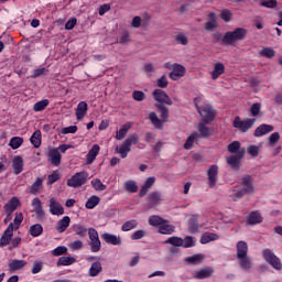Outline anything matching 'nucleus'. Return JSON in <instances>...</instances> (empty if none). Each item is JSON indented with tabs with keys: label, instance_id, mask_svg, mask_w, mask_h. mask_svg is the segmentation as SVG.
<instances>
[{
	"label": "nucleus",
	"instance_id": "f257e3e1",
	"mask_svg": "<svg viewBox=\"0 0 282 282\" xmlns=\"http://www.w3.org/2000/svg\"><path fill=\"white\" fill-rule=\"evenodd\" d=\"M248 36V30L243 28H237L234 31L226 32L221 39L223 45H237L239 41H245Z\"/></svg>",
	"mask_w": 282,
	"mask_h": 282
},
{
	"label": "nucleus",
	"instance_id": "f03ea898",
	"mask_svg": "<svg viewBox=\"0 0 282 282\" xmlns=\"http://www.w3.org/2000/svg\"><path fill=\"white\" fill-rule=\"evenodd\" d=\"M138 142H140V137L137 133H132L124 140L120 148L116 149V151L124 159L131 152V145L138 144Z\"/></svg>",
	"mask_w": 282,
	"mask_h": 282
},
{
	"label": "nucleus",
	"instance_id": "7ed1b4c3",
	"mask_svg": "<svg viewBox=\"0 0 282 282\" xmlns=\"http://www.w3.org/2000/svg\"><path fill=\"white\" fill-rule=\"evenodd\" d=\"M254 122H257V119H242L241 117L237 116L234 119L232 126L241 133H246L247 131H250L252 127H254Z\"/></svg>",
	"mask_w": 282,
	"mask_h": 282
},
{
	"label": "nucleus",
	"instance_id": "20e7f679",
	"mask_svg": "<svg viewBox=\"0 0 282 282\" xmlns=\"http://www.w3.org/2000/svg\"><path fill=\"white\" fill-rule=\"evenodd\" d=\"M87 180H89V173L86 171L77 172L67 181V186L70 188H80V186L87 184Z\"/></svg>",
	"mask_w": 282,
	"mask_h": 282
},
{
	"label": "nucleus",
	"instance_id": "39448f33",
	"mask_svg": "<svg viewBox=\"0 0 282 282\" xmlns=\"http://www.w3.org/2000/svg\"><path fill=\"white\" fill-rule=\"evenodd\" d=\"M198 113L205 124H210V122H213V120H215L217 117V111H215L213 106L209 104H204L200 108H198Z\"/></svg>",
	"mask_w": 282,
	"mask_h": 282
},
{
	"label": "nucleus",
	"instance_id": "423d86ee",
	"mask_svg": "<svg viewBox=\"0 0 282 282\" xmlns=\"http://www.w3.org/2000/svg\"><path fill=\"white\" fill-rule=\"evenodd\" d=\"M88 236L90 239L89 247L91 252H100V248H102V243L100 242L98 230H96L95 228H89Z\"/></svg>",
	"mask_w": 282,
	"mask_h": 282
},
{
	"label": "nucleus",
	"instance_id": "0eeeda50",
	"mask_svg": "<svg viewBox=\"0 0 282 282\" xmlns=\"http://www.w3.org/2000/svg\"><path fill=\"white\" fill-rule=\"evenodd\" d=\"M263 257H264V260L267 261V263H270V265H272V268H274V270H282L281 259H279V257H276L272 252V250L265 249L263 251Z\"/></svg>",
	"mask_w": 282,
	"mask_h": 282
},
{
	"label": "nucleus",
	"instance_id": "6e6552de",
	"mask_svg": "<svg viewBox=\"0 0 282 282\" xmlns=\"http://www.w3.org/2000/svg\"><path fill=\"white\" fill-rule=\"evenodd\" d=\"M12 237H14V224H9L2 237L0 238V248H6V246H10Z\"/></svg>",
	"mask_w": 282,
	"mask_h": 282
},
{
	"label": "nucleus",
	"instance_id": "1a4fd4ad",
	"mask_svg": "<svg viewBox=\"0 0 282 282\" xmlns=\"http://www.w3.org/2000/svg\"><path fill=\"white\" fill-rule=\"evenodd\" d=\"M152 96L156 102H161V105H173V100H171V97L166 94V91L162 89H155L152 93Z\"/></svg>",
	"mask_w": 282,
	"mask_h": 282
},
{
	"label": "nucleus",
	"instance_id": "9d476101",
	"mask_svg": "<svg viewBox=\"0 0 282 282\" xmlns=\"http://www.w3.org/2000/svg\"><path fill=\"white\" fill-rule=\"evenodd\" d=\"M186 76V67L182 64H173L172 72L170 73L171 80H180Z\"/></svg>",
	"mask_w": 282,
	"mask_h": 282
},
{
	"label": "nucleus",
	"instance_id": "9b49d317",
	"mask_svg": "<svg viewBox=\"0 0 282 282\" xmlns=\"http://www.w3.org/2000/svg\"><path fill=\"white\" fill-rule=\"evenodd\" d=\"M240 184L247 195L254 193V180L252 178L251 175H245L240 180Z\"/></svg>",
	"mask_w": 282,
	"mask_h": 282
},
{
	"label": "nucleus",
	"instance_id": "f8f14e48",
	"mask_svg": "<svg viewBox=\"0 0 282 282\" xmlns=\"http://www.w3.org/2000/svg\"><path fill=\"white\" fill-rule=\"evenodd\" d=\"M243 155H246V150H241L239 154L230 155L227 158V163L231 169L239 171V166L241 164V160H243Z\"/></svg>",
	"mask_w": 282,
	"mask_h": 282
},
{
	"label": "nucleus",
	"instance_id": "ddd939ff",
	"mask_svg": "<svg viewBox=\"0 0 282 282\" xmlns=\"http://www.w3.org/2000/svg\"><path fill=\"white\" fill-rule=\"evenodd\" d=\"M48 208L51 215H65V208L63 207V205H61V203H58V200H56V198H50Z\"/></svg>",
	"mask_w": 282,
	"mask_h": 282
},
{
	"label": "nucleus",
	"instance_id": "4468645a",
	"mask_svg": "<svg viewBox=\"0 0 282 282\" xmlns=\"http://www.w3.org/2000/svg\"><path fill=\"white\" fill-rule=\"evenodd\" d=\"M101 239L110 246H122V238L113 234L105 232L101 235Z\"/></svg>",
	"mask_w": 282,
	"mask_h": 282
},
{
	"label": "nucleus",
	"instance_id": "2eb2a0df",
	"mask_svg": "<svg viewBox=\"0 0 282 282\" xmlns=\"http://www.w3.org/2000/svg\"><path fill=\"white\" fill-rule=\"evenodd\" d=\"M213 274H215V269H213V267H207V268H204V269H200V270L194 272L193 276H194V279L202 281L204 279H210V276H213Z\"/></svg>",
	"mask_w": 282,
	"mask_h": 282
},
{
	"label": "nucleus",
	"instance_id": "dca6fc26",
	"mask_svg": "<svg viewBox=\"0 0 282 282\" xmlns=\"http://www.w3.org/2000/svg\"><path fill=\"white\" fill-rule=\"evenodd\" d=\"M209 21L205 23V30L207 32H215L217 28H219V23L217 22V14L215 12H210L208 14Z\"/></svg>",
	"mask_w": 282,
	"mask_h": 282
},
{
	"label": "nucleus",
	"instance_id": "f3484780",
	"mask_svg": "<svg viewBox=\"0 0 282 282\" xmlns=\"http://www.w3.org/2000/svg\"><path fill=\"white\" fill-rule=\"evenodd\" d=\"M47 158H48V162H51L53 166H61V160L63 156L61 155V152L58 151V149L50 150Z\"/></svg>",
	"mask_w": 282,
	"mask_h": 282
},
{
	"label": "nucleus",
	"instance_id": "a211bd4d",
	"mask_svg": "<svg viewBox=\"0 0 282 282\" xmlns=\"http://www.w3.org/2000/svg\"><path fill=\"white\" fill-rule=\"evenodd\" d=\"M19 206H21V200H19V198L17 197H12L6 205H4V213H7V215H12V213H14V210H17V208H19Z\"/></svg>",
	"mask_w": 282,
	"mask_h": 282
},
{
	"label": "nucleus",
	"instance_id": "6ab92c4d",
	"mask_svg": "<svg viewBox=\"0 0 282 282\" xmlns=\"http://www.w3.org/2000/svg\"><path fill=\"white\" fill-rule=\"evenodd\" d=\"M219 173V167L217 165H212L207 172L209 186L210 188H215L217 184V175Z\"/></svg>",
	"mask_w": 282,
	"mask_h": 282
},
{
	"label": "nucleus",
	"instance_id": "aec40b11",
	"mask_svg": "<svg viewBox=\"0 0 282 282\" xmlns=\"http://www.w3.org/2000/svg\"><path fill=\"white\" fill-rule=\"evenodd\" d=\"M23 166H24V162H23V156H14L12 160V169H13V173L14 175H21V173H23Z\"/></svg>",
	"mask_w": 282,
	"mask_h": 282
},
{
	"label": "nucleus",
	"instance_id": "412c9836",
	"mask_svg": "<svg viewBox=\"0 0 282 282\" xmlns=\"http://www.w3.org/2000/svg\"><path fill=\"white\" fill-rule=\"evenodd\" d=\"M31 206L33 208V213L37 215V217H45V210L43 209V204L41 203V198L35 197L31 202Z\"/></svg>",
	"mask_w": 282,
	"mask_h": 282
},
{
	"label": "nucleus",
	"instance_id": "4be33fe9",
	"mask_svg": "<svg viewBox=\"0 0 282 282\" xmlns=\"http://www.w3.org/2000/svg\"><path fill=\"white\" fill-rule=\"evenodd\" d=\"M162 193L160 192H151L148 195V204L150 208H153L155 206H158V204H160L162 202Z\"/></svg>",
	"mask_w": 282,
	"mask_h": 282
},
{
	"label": "nucleus",
	"instance_id": "5701e85b",
	"mask_svg": "<svg viewBox=\"0 0 282 282\" xmlns=\"http://www.w3.org/2000/svg\"><path fill=\"white\" fill-rule=\"evenodd\" d=\"M98 153H100V145L94 144L86 155V164H94Z\"/></svg>",
	"mask_w": 282,
	"mask_h": 282
},
{
	"label": "nucleus",
	"instance_id": "b1692460",
	"mask_svg": "<svg viewBox=\"0 0 282 282\" xmlns=\"http://www.w3.org/2000/svg\"><path fill=\"white\" fill-rule=\"evenodd\" d=\"M28 265V261L13 259L9 262V271L17 272L18 270H23Z\"/></svg>",
	"mask_w": 282,
	"mask_h": 282
},
{
	"label": "nucleus",
	"instance_id": "393cba45",
	"mask_svg": "<svg viewBox=\"0 0 282 282\" xmlns=\"http://www.w3.org/2000/svg\"><path fill=\"white\" fill-rule=\"evenodd\" d=\"M237 248V259H242V257H248V242L240 240L236 245Z\"/></svg>",
	"mask_w": 282,
	"mask_h": 282
},
{
	"label": "nucleus",
	"instance_id": "a878e982",
	"mask_svg": "<svg viewBox=\"0 0 282 282\" xmlns=\"http://www.w3.org/2000/svg\"><path fill=\"white\" fill-rule=\"evenodd\" d=\"M69 224H72V219L69 218V216H64L62 219L57 221L55 230L57 232H65V230L69 228Z\"/></svg>",
	"mask_w": 282,
	"mask_h": 282
},
{
	"label": "nucleus",
	"instance_id": "bb28decb",
	"mask_svg": "<svg viewBox=\"0 0 282 282\" xmlns=\"http://www.w3.org/2000/svg\"><path fill=\"white\" fill-rule=\"evenodd\" d=\"M272 131H274V126L263 123L256 129L254 135L256 138H261V135H267V133H272Z\"/></svg>",
	"mask_w": 282,
	"mask_h": 282
},
{
	"label": "nucleus",
	"instance_id": "cd10ccee",
	"mask_svg": "<svg viewBox=\"0 0 282 282\" xmlns=\"http://www.w3.org/2000/svg\"><path fill=\"white\" fill-rule=\"evenodd\" d=\"M160 235H173L175 232V226L171 225L169 220L165 219L159 227Z\"/></svg>",
	"mask_w": 282,
	"mask_h": 282
},
{
	"label": "nucleus",
	"instance_id": "c85d7f7f",
	"mask_svg": "<svg viewBox=\"0 0 282 282\" xmlns=\"http://www.w3.org/2000/svg\"><path fill=\"white\" fill-rule=\"evenodd\" d=\"M225 73H226V66L224 65V63L218 62L214 64V70L212 72V79L217 80V78H219V76H221Z\"/></svg>",
	"mask_w": 282,
	"mask_h": 282
},
{
	"label": "nucleus",
	"instance_id": "c756f323",
	"mask_svg": "<svg viewBox=\"0 0 282 282\" xmlns=\"http://www.w3.org/2000/svg\"><path fill=\"white\" fill-rule=\"evenodd\" d=\"M230 195V199L232 202H237L238 199H241V197H243L245 195H247L245 193V191L242 189V187H232L230 191H229Z\"/></svg>",
	"mask_w": 282,
	"mask_h": 282
},
{
	"label": "nucleus",
	"instance_id": "7c9ffc66",
	"mask_svg": "<svg viewBox=\"0 0 282 282\" xmlns=\"http://www.w3.org/2000/svg\"><path fill=\"white\" fill-rule=\"evenodd\" d=\"M153 184H155L154 176L147 178L145 183L142 185V187L139 192L140 197H144V195H147V193H149V189L153 186Z\"/></svg>",
	"mask_w": 282,
	"mask_h": 282
},
{
	"label": "nucleus",
	"instance_id": "2f4dec72",
	"mask_svg": "<svg viewBox=\"0 0 282 282\" xmlns=\"http://www.w3.org/2000/svg\"><path fill=\"white\" fill-rule=\"evenodd\" d=\"M43 191V178L37 177L35 182L30 186L31 195H39Z\"/></svg>",
	"mask_w": 282,
	"mask_h": 282
},
{
	"label": "nucleus",
	"instance_id": "473e14b6",
	"mask_svg": "<svg viewBox=\"0 0 282 282\" xmlns=\"http://www.w3.org/2000/svg\"><path fill=\"white\" fill-rule=\"evenodd\" d=\"M87 102L85 101H80L77 105V109H76V118L77 120H83L85 118V116H87Z\"/></svg>",
	"mask_w": 282,
	"mask_h": 282
},
{
	"label": "nucleus",
	"instance_id": "72a5a7b5",
	"mask_svg": "<svg viewBox=\"0 0 282 282\" xmlns=\"http://www.w3.org/2000/svg\"><path fill=\"white\" fill-rule=\"evenodd\" d=\"M239 260V265L242 270H246V272H250L252 270V260L250 257L245 256L242 258H238Z\"/></svg>",
	"mask_w": 282,
	"mask_h": 282
},
{
	"label": "nucleus",
	"instance_id": "f704fd0d",
	"mask_svg": "<svg viewBox=\"0 0 282 282\" xmlns=\"http://www.w3.org/2000/svg\"><path fill=\"white\" fill-rule=\"evenodd\" d=\"M129 129H131V122L124 123L119 131H117L116 140H124V138H127V133H129Z\"/></svg>",
	"mask_w": 282,
	"mask_h": 282
},
{
	"label": "nucleus",
	"instance_id": "c9c22d12",
	"mask_svg": "<svg viewBox=\"0 0 282 282\" xmlns=\"http://www.w3.org/2000/svg\"><path fill=\"white\" fill-rule=\"evenodd\" d=\"M263 221V217H261V214L259 212H251L248 218V224L250 226H254L257 224H261Z\"/></svg>",
	"mask_w": 282,
	"mask_h": 282
},
{
	"label": "nucleus",
	"instance_id": "e433bc0d",
	"mask_svg": "<svg viewBox=\"0 0 282 282\" xmlns=\"http://www.w3.org/2000/svg\"><path fill=\"white\" fill-rule=\"evenodd\" d=\"M229 153H235V155H239L240 151H246V148H241V143L239 141H234L227 147Z\"/></svg>",
	"mask_w": 282,
	"mask_h": 282
},
{
	"label": "nucleus",
	"instance_id": "4c0bfd02",
	"mask_svg": "<svg viewBox=\"0 0 282 282\" xmlns=\"http://www.w3.org/2000/svg\"><path fill=\"white\" fill-rule=\"evenodd\" d=\"M102 272V263L94 262L88 271L89 276H98Z\"/></svg>",
	"mask_w": 282,
	"mask_h": 282
},
{
	"label": "nucleus",
	"instance_id": "58836bf2",
	"mask_svg": "<svg viewBox=\"0 0 282 282\" xmlns=\"http://www.w3.org/2000/svg\"><path fill=\"white\" fill-rule=\"evenodd\" d=\"M217 239H219V236H217V234L205 232L200 238V243H210V241H217Z\"/></svg>",
	"mask_w": 282,
	"mask_h": 282
},
{
	"label": "nucleus",
	"instance_id": "ea45409f",
	"mask_svg": "<svg viewBox=\"0 0 282 282\" xmlns=\"http://www.w3.org/2000/svg\"><path fill=\"white\" fill-rule=\"evenodd\" d=\"M29 235H31V237H41V235H43V226L41 224L31 226L29 229Z\"/></svg>",
	"mask_w": 282,
	"mask_h": 282
},
{
	"label": "nucleus",
	"instance_id": "a19ab883",
	"mask_svg": "<svg viewBox=\"0 0 282 282\" xmlns=\"http://www.w3.org/2000/svg\"><path fill=\"white\" fill-rule=\"evenodd\" d=\"M149 120L154 124L155 129H163L164 124L162 123V120L158 117V113L151 112L149 115Z\"/></svg>",
	"mask_w": 282,
	"mask_h": 282
},
{
	"label": "nucleus",
	"instance_id": "79ce46f5",
	"mask_svg": "<svg viewBox=\"0 0 282 282\" xmlns=\"http://www.w3.org/2000/svg\"><path fill=\"white\" fill-rule=\"evenodd\" d=\"M165 243H170V246H174L175 248H182V246H184V239H182L181 237H170Z\"/></svg>",
	"mask_w": 282,
	"mask_h": 282
},
{
	"label": "nucleus",
	"instance_id": "37998d69",
	"mask_svg": "<svg viewBox=\"0 0 282 282\" xmlns=\"http://www.w3.org/2000/svg\"><path fill=\"white\" fill-rule=\"evenodd\" d=\"M99 204H100V197L93 195L87 199L86 208H88V210H91L94 209L95 206H98Z\"/></svg>",
	"mask_w": 282,
	"mask_h": 282
},
{
	"label": "nucleus",
	"instance_id": "c03bdc74",
	"mask_svg": "<svg viewBox=\"0 0 282 282\" xmlns=\"http://www.w3.org/2000/svg\"><path fill=\"white\" fill-rule=\"evenodd\" d=\"M31 144H33V147L35 149H39V147H41V130H36L32 135H31Z\"/></svg>",
	"mask_w": 282,
	"mask_h": 282
},
{
	"label": "nucleus",
	"instance_id": "a18cd8bd",
	"mask_svg": "<svg viewBox=\"0 0 282 282\" xmlns=\"http://www.w3.org/2000/svg\"><path fill=\"white\" fill-rule=\"evenodd\" d=\"M133 228H138V220H135V219L126 221L122 225L121 230L123 232H129V230H133Z\"/></svg>",
	"mask_w": 282,
	"mask_h": 282
},
{
	"label": "nucleus",
	"instance_id": "49530a36",
	"mask_svg": "<svg viewBox=\"0 0 282 282\" xmlns=\"http://www.w3.org/2000/svg\"><path fill=\"white\" fill-rule=\"evenodd\" d=\"M76 263V258L74 257H61L57 261V265H72Z\"/></svg>",
	"mask_w": 282,
	"mask_h": 282
},
{
	"label": "nucleus",
	"instance_id": "de8ad7c7",
	"mask_svg": "<svg viewBox=\"0 0 282 282\" xmlns=\"http://www.w3.org/2000/svg\"><path fill=\"white\" fill-rule=\"evenodd\" d=\"M185 261L186 263H191L192 265H197V263H202V261H204V256L194 254L192 257H187Z\"/></svg>",
	"mask_w": 282,
	"mask_h": 282
},
{
	"label": "nucleus",
	"instance_id": "09e8293b",
	"mask_svg": "<svg viewBox=\"0 0 282 282\" xmlns=\"http://www.w3.org/2000/svg\"><path fill=\"white\" fill-rule=\"evenodd\" d=\"M220 19L225 21V23H230L232 21V11H230L229 9L221 10Z\"/></svg>",
	"mask_w": 282,
	"mask_h": 282
},
{
	"label": "nucleus",
	"instance_id": "8fccbe9b",
	"mask_svg": "<svg viewBox=\"0 0 282 282\" xmlns=\"http://www.w3.org/2000/svg\"><path fill=\"white\" fill-rule=\"evenodd\" d=\"M90 184L95 191H107V185H104L100 178H94Z\"/></svg>",
	"mask_w": 282,
	"mask_h": 282
},
{
	"label": "nucleus",
	"instance_id": "3c124183",
	"mask_svg": "<svg viewBox=\"0 0 282 282\" xmlns=\"http://www.w3.org/2000/svg\"><path fill=\"white\" fill-rule=\"evenodd\" d=\"M275 54L276 52L272 47H263L260 51V56H264V58H274Z\"/></svg>",
	"mask_w": 282,
	"mask_h": 282
},
{
	"label": "nucleus",
	"instance_id": "603ef678",
	"mask_svg": "<svg viewBox=\"0 0 282 282\" xmlns=\"http://www.w3.org/2000/svg\"><path fill=\"white\" fill-rule=\"evenodd\" d=\"M11 224H13V230H19L21 224H23V213H15V217Z\"/></svg>",
	"mask_w": 282,
	"mask_h": 282
},
{
	"label": "nucleus",
	"instance_id": "864d4df0",
	"mask_svg": "<svg viewBox=\"0 0 282 282\" xmlns=\"http://www.w3.org/2000/svg\"><path fill=\"white\" fill-rule=\"evenodd\" d=\"M73 229L77 237H87V228L83 227V225H74Z\"/></svg>",
	"mask_w": 282,
	"mask_h": 282
},
{
	"label": "nucleus",
	"instance_id": "5fc2aeb1",
	"mask_svg": "<svg viewBox=\"0 0 282 282\" xmlns=\"http://www.w3.org/2000/svg\"><path fill=\"white\" fill-rule=\"evenodd\" d=\"M198 131L202 138H208V135H210V129L206 127V122H200L198 124Z\"/></svg>",
	"mask_w": 282,
	"mask_h": 282
},
{
	"label": "nucleus",
	"instance_id": "6e6d98bb",
	"mask_svg": "<svg viewBox=\"0 0 282 282\" xmlns=\"http://www.w3.org/2000/svg\"><path fill=\"white\" fill-rule=\"evenodd\" d=\"M199 138L197 132H194L191 137L187 138L186 142L184 143V149L188 150L195 144V140Z\"/></svg>",
	"mask_w": 282,
	"mask_h": 282
},
{
	"label": "nucleus",
	"instance_id": "4d7b16f0",
	"mask_svg": "<svg viewBox=\"0 0 282 282\" xmlns=\"http://www.w3.org/2000/svg\"><path fill=\"white\" fill-rule=\"evenodd\" d=\"M164 221H165L164 218L156 216V215L150 216V218H149L150 226H159V228H160L161 224H164Z\"/></svg>",
	"mask_w": 282,
	"mask_h": 282
},
{
	"label": "nucleus",
	"instance_id": "13d9d810",
	"mask_svg": "<svg viewBox=\"0 0 282 282\" xmlns=\"http://www.w3.org/2000/svg\"><path fill=\"white\" fill-rule=\"evenodd\" d=\"M47 105H50V100L43 99V100L37 101L36 104H34L33 110H34V111H43V110H45V108L47 107Z\"/></svg>",
	"mask_w": 282,
	"mask_h": 282
},
{
	"label": "nucleus",
	"instance_id": "bf43d9fd",
	"mask_svg": "<svg viewBox=\"0 0 282 282\" xmlns=\"http://www.w3.org/2000/svg\"><path fill=\"white\" fill-rule=\"evenodd\" d=\"M21 144H23V138L13 137L10 140L9 147H11V149H19L21 147Z\"/></svg>",
	"mask_w": 282,
	"mask_h": 282
},
{
	"label": "nucleus",
	"instance_id": "052dcab7",
	"mask_svg": "<svg viewBox=\"0 0 282 282\" xmlns=\"http://www.w3.org/2000/svg\"><path fill=\"white\" fill-rule=\"evenodd\" d=\"M124 188L128 193H138V184L133 181H127L124 183Z\"/></svg>",
	"mask_w": 282,
	"mask_h": 282
},
{
	"label": "nucleus",
	"instance_id": "680f3d73",
	"mask_svg": "<svg viewBox=\"0 0 282 282\" xmlns=\"http://www.w3.org/2000/svg\"><path fill=\"white\" fill-rule=\"evenodd\" d=\"M175 41L180 45H188V36H186V34H184V33L176 34Z\"/></svg>",
	"mask_w": 282,
	"mask_h": 282
},
{
	"label": "nucleus",
	"instance_id": "e2e57ef3",
	"mask_svg": "<svg viewBox=\"0 0 282 282\" xmlns=\"http://www.w3.org/2000/svg\"><path fill=\"white\" fill-rule=\"evenodd\" d=\"M133 100H137V102H142L147 98V95L142 90H134L132 93Z\"/></svg>",
	"mask_w": 282,
	"mask_h": 282
},
{
	"label": "nucleus",
	"instance_id": "0e129e2a",
	"mask_svg": "<svg viewBox=\"0 0 282 282\" xmlns=\"http://www.w3.org/2000/svg\"><path fill=\"white\" fill-rule=\"evenodd\" d=\"M61 180V175L58 174L57 171H54L52 174L47 176V184L52 185L55 184V182H58Z\"/></svg>",
	"mask_w": 282,
	"mask_h": 282
},
{
	"label": "nucleus",
	"instance_id": "69168bd1",
	"mask_svg": "<svg viewBox=\"0 0 282 282\" xmlns=\"http://www.w3.org/2000/svg\"><path fill=\"white\" fill-rule=\"evenodd\" d=\"M194 246H195V240L193 239V237L187 236L183 239L182 248H194Z\"/></svg>",
	"mask_w": 282,
	"mask_h": 282
},
{
	"label": "nucleus",
	"instance_id": "338daca9",
	"mask_svg": "<svg viewBox=\"0 0 282 282\" xmlns=\"http://www.w3.org/2000/svg\"><path fill=\"white\" fill-rule=\"evenodd\" d=\"M250 113H251V116H253V118H257V116H259V113H261V104H259V102L253 104L250 108Z\"/></svg>",
	"mask_w": 282,
	"mask_h": 282
},
{
	"label": "nucleus",
	"instance_id": "774afa93",
	"mask_svg": "<svg viewBox=\"0 0 282 282\" xmlns=\"http://www.w3.org/2000/svg\"><path fill=\"white\" fill-rule=\"evenodd\" d=\"M158 108L161 110L162 122H169V108L164 106H158Z\"/></svg>",
	"mask_w": 282,
	"mask_h": 282
}]
</instances>
